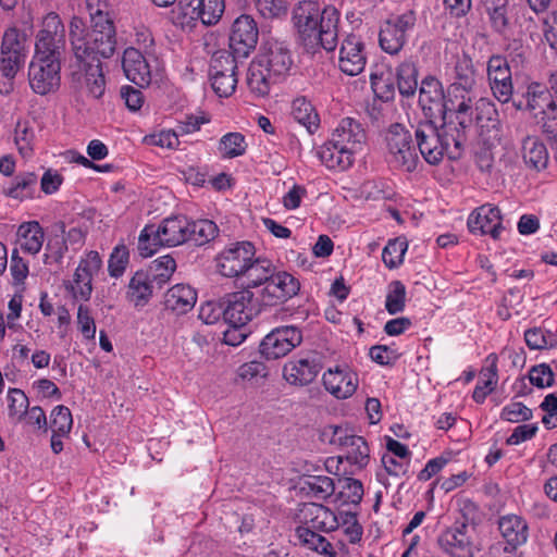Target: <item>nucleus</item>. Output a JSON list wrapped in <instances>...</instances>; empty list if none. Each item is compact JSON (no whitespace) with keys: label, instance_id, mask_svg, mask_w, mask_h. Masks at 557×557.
Instances as JSON below:
<instances>
[{"label":"nucleus","instance_id":"obj_1","mask_svg":"<svg viewBox=\"0 0 557 557\" xmlns=\"http://www.w3.org/2000/svg\"><path fill=\"white\" fill-rule=\"evenodd\" d=\"M487 101L480 98L472 107V99L462 101L449 116H443L441 126L432 119L420 122L414 131L417 147L423 159L432 165L438 164L444 157L455 160L460 157L461 146L468 133L478 137L475 162L482 172L487 170V138L485 122Z\"/></svg>","mask_w":557,"mask_h":557},{"label":"nucleus","instance_id":"obj_2","mask_svg":"<svg viewBox=\"0 0 557 557\" xmlns=\"http://www.w3.org/2000/svg\"><path fill=\"white\" fill-rule=\"evenodd\" d=\"M70 41L77 71L74 75H83L87 92L99 99L106 90V79L101 58H110L115 51V28L112 21L92 22L91 30L85 32V23L78 16L70 22Z\"/></svg>","mask_w":557,"mask_h":557},{"label":"nucleus","instance_id":"obj_3","mask_svg":"<svg viewBox=\"0 0 557 557\" xmlns=\"http://www.w3.org/2000/svg\"><path fill=\"white\" fill-rule=\"evenodd\" d=\"M293 21L305 46L314 50L318 47L333 51L337 46L339 12L333 5L312 0H304L293 10Z\"/></svg>","mask_w":557,"mask_h":557},{"label":"nucleus","instance_id":"obj_4","mask_svg":"<svg viewBox=\"0 0 557 557\" xmlns=\"http://www.w3.org/2000/svg\"><path fill=\"white\" fill-rule=\"evenodd\" d=\"M388 163L398 170L413 172L419 162L412 135L403 124H392L385 135Z\"/></svg>","mask_w":557,"mask_h":557},{"label":"nucleus","instance_id":"obj_5","mask_svg":"<svg viewBox=\"0 0 557 557\" xmlns=\"http://www.w3.org/2000/svg\"><path fill=\"white\" fill-rule=\"evenodd\" d=\"M417 24L414 10H406L385 20L379 32L380 48L391 55H397L406 45L409 34Z\"/></svg>","mask_w":557,"mask_h":557},{"label":"nucleus","instance_id":"obj_6","mask_svg":"<svg viewBox=\"0 0 557 557\" xmlns=\"http://www.w3.org/2000/svg\"><path fill=\"white\" fill-rule=\"evenodd\" d=\"M64 24L55 12H49L42 20L36 35L35 53L45 58L61 60L65 51Z\"/></svg>","mask_w":557,"mask_h":557},{"label":"nucleus","instance_id":"obj_7","mask_svg":"<svg viewBox=\"0 0 557 557\" xmlns=\"http://www.w3.org/2000/svg\"><path fill=\"white\" fill-rule=\"evenodd\" d=\"M222 306L223 318L230 326H245L261 311V304L248 288L225 295Z\"/></svg>","mask_w":557,"mask_h":557},{"label":"nucleus","instance_id":"obj_8","mask_svg":"<svg viewBox=\"0 0 557 557\" xmlns=\"http://www.w3.org/2000/svg\"><path fill=\"white\" fill-rule=\"evenodd\" d=\"M61 60L34 54L28 65L32 90L40 96L55 91L61 82Z\"/></svg>","mask_w":557,"mask_h":557},{"label":"nucleus","instance_id":"obj_9","mask_svg":"<svg viewBox=\"0 0 557 557\" xmlns=\"http://www.w3.org/2000/svg\"><path fill=\"white\" fill-rule=\"evenodd\" d=\"M255 256L256 248L252 243L237 242L231 244L216 256V270L225 277L240 278Z\"/></svg>","mask_w":557,"mask_h":557},{"label":"nucleus","instance_id":"obj_10","mask_svg":"<svg viewBox=\"0 0 557 557\" xmlns=\"http://www.w3.org/2000/svg\"><path fill=\"white\" fill-rule=\"evenodd\" d=\"M324 437H329L331 445H337L345 449L346 459L349 463L359 468L368 465L370 449L362 436L349 433L345 428L330 425L323 432Z\"/></svg>","mask_w":557,"mask_h":557},{"label":"nucleus","instance_id":"obj_11","mask_svg":"<svg viewBox=\"0 0 557 557\" xmlns=\"http://www.w3.org/2000/svg\"><path fill=\"white\" fill-rule=\"evenodd\" d=\"M302 342L301 331L294 325L278 326L264 336L260 354L268 360H275L289 354Z\"/></svg>","mask_w":557,"mask_h":557},{"label":"nucleus","instance_id":"obj_12","mask_svg":"<svg viewBox=\"0 0 557 557\" xmlns=\"http://www.w3.org/2000/svg\"><path fill=\"white\" fill-rule=\"evenodd\" d=\"M299 289L300 284L295 276L275 269L267 285L260 290V300L264 306H277L296 296Z\"/></svg>","mask_w":557,"mask_h":557},{"label":"nucleus","instance_id":"obj_13","mask_svg":"<svg viewBox=\"0 0 557 557\" xmlns=\"http://www.w3.org/2000/svg\"><path fill=\"white\" fill-rule=\"evenodd\" d=\"M259 29L255 18L248 14L239 15L232 24L230 49L238 58H247L255 50Z\"/></svg>","mask_w":557,"mask_h":557},{"label":"nucleus","instance_id":"obj_14","mask_svg":"<svg viewBox=\"0 0 557 557\" xmlns=\"http://www.w3.org/2000/svg\"><path fill=\"white\" fill-rule=\"evenodd\" d=\"M438 547L449 557H474L479 552L468 534L467 524L454 525L443 531L437 537Z\"/></svg>","mask_w":557,"mask_h":557},{"label":"nucleus","instance_id":"obj_15","mask_svg":"<svg viewBox=\"0 0 557 557\" xmlns=\"http://www.w3.org/2000/svg\"><path fill=\"white\" fill-rule=\"evenodd\" d=\"M277 79L288 74L293 58L288 46L278 40H268L256 59Z\"/></svg>","mask_w":557,"mask_h":557},{"label":"nucleus","instance_id":"obj_16","mask_svg":"<svg viewBox=\"0 0 557 557\" xmlns=\"http://www.w3.org/2000/svg\"><path fill=\"white\" fill-rule=\"evenodd\" d=\"M366 63L363 41L354 34L348 35L339 49V70L348 76H357L364 70Z\"/></svg>","mask_w":557,"mask_h":557},{"label":"nucleus","instance_id":"obj_17","mask_svg":"<svg viewBox=\"0 0 557 557\" xmlns=\"http://www.w3.org/2000/svg\"><path fill=\"white\" fill-rule=\"evenodd\" d=\"M325 389L338 399H346L358 387V375L347 367L329 369L322 376Z\"/></svg>","mask_w":557,"mask_h":557},{"label":"nucleus","instance_id":"obj_18","mask_svg":"<svg viewBox=\"0 0 557 557\" xmlns=\"http://www.w3.org/2000/svg\"><path fill=\"white\" fill-rule=\"evenodd\" d=\"M301 527L330 533L339 527L338 517L326 506L315 503L305 504L300 510Z\"/></svg>","mask_w":557,"mask_h":557},{"label":"nucleus","instance_id":"obj_19","mask_svg":"<svg viewBox=\"0 0 557 557\" xmlns=\"http://www.w3.org/2000/svg\"><path fill=\"white\" fill-rule=\"evenodd\" d=\"M321 364L313 356L293 359L285 363L283 376L287 383L295 386L310 384L319 374Z\"/></svg>","mask_w":557,"mask_h":557},{"label":"nucleus","instance_id":"obj_20","mask_svg":"<svg viewBox=\"0 0 557 557\" xmlns=\"http://www.w3.org/2000/svg\"><path fill=\"white\" fill-rule=\"evenodd\" d=\"M419 104L429 119H433L435 114L446 115L444 95L438 79L433 76L422 79L419 89Z\"/></svg>","mask_w":557,"mask_h":557},{"label":"nucleus","instance_id":"obj_21","mask_svg":"<svg viewBox=\"0 0 557 557\" xmlns=\"http://www.w3.org/2000/svg\"><path fill=\"white\" fill-rule=\"evenodd\" d=\"M332 138L343 145L347 150L357 154L366 144V131L362 124L352 117L343 119L333 131Z\"/></svg>","mask_w":557,"mask_h":557},{"label":"nucleus","instance_id":"obj_22","mask_svg":"<svg viewBox=\"0 0 557 557\" xmlns=\"http://www.w3.org/2000/svg\"><path fill=\"white\" fill-rule=\"evenodd\" d=\"M122 67L128 81L139 87L148 86L151 82L150 66L144 54L135 48L125 49Z\"/></svg>","mask_w":557,"mask_h":557},{"label":"nucleus","instance_id":"obj_23","mask_svg":"<svg viewBox=\"0 0 557 557\" xmlns=\"http://www.w3.org/2000/svg\"><path fill=\"white\" fill-rule=\"evenodd\" d=\"M317 154L322 164L334 171L348 170L354 164L356 157L332 137L319 147Z\"/></svg>","mask_w":557,"mask_h":557},{"label":"nucleus","instance_id":"obj_24","mask_svg":"<svg viewBox=\"0 0 557 557\" xmlns=\"http://www.w3.org/2000/svg\"><path fill=\"white\" fill-rule=\"evenodd\" d=\"M497 524L498 531L507 544L504 548L505 552L508 550V547L515 550L527 542L529 527L522 517L513 513L505 515L498 519Z\"/></svg>","mask_w":557,"mask_h":557},{"label":"nucleus","instance_id":"obj_25","mask_svg":"<svg viewBox=\"0 0 557 557\" xmlns=\"http://www.w3.org/2000/svg\"><path fill=\"white\" fill-rule=\"evenodd\" d=\"M189 220L184 215L169 216L157 226L164 247H176L188 242Z\"/></svg>","mask_w":557,"mask_h":557},{"label":"nucleus","instance_id":"obj_26","mask_svg":"<svg viewBox=\"0 0 557 557\" xmlns=\"http://www.w3.org/2000/svg\"><path fill=\"white\" fill-rule=\"evenodd\" d=\"M196 301L197 293L187 284L172 286L164 296L165 308L178 314H184L191 310Z\"/></svg>","mask_w":557,"mask_h":557},{"label":"nucleus","instance_id":"obj_27","mask_svg":"<svg viewBox=\"0 0 557 557\" xmlns=\"http://www.w3.org/2000/svg\"><path fill=\"white\" fill-rule=\"evenodd\" d=\"M156 289H160L159 285L152 282L146 271L139 270L129 281L127 296L136 307H143L148 304Z\"/></svg>","mask_w":557,"mask_h":557},{"label":"nucleus","instance_id":"obj_28","mask_svg":"<svg viewBox=\"0 0 557 557\" xmlns=\"http://www.w3.org/2000/svg\"><path fill=\"white\" fill-rule=\"evenodd\" d=\"M22 251L36 256L42 248L45 232L38 221L23 222L16 232Z\"/></svg>","mask_w":557,"mask_h":557},{"label":"nucleus","instance_id":"obj_29","mask_svg":"<svg viewBox=\"0 0 557 557\" xmlns=\"http://www.w3.org/2000/svg\"><path fill=\"white\" fill-rule=\"evenodd\" d=\"M274 270L275 265L270 260L253 257L240 278L244 280L245 288L250 290L259 286L264 287Z\"/></svg>","mask_w":557,"mask_h":557},{"label":"nucleus","instance_id":"obj_30","mask_svg":"<svg viewBox=\"0 0 557 557\" xmlns=\"http://www.w3.org/2000/svg\"><path fill=\"white\" fill-rule=\"evenodd\" d=\"M246 81L249 90L253 95L257 97H265L270 92L271 85L274 84L277 78L272 76L259 61L253 60L248 67Z\"/></svg>","mask_w":557,"mask_h":557},{"label":"nucleus","instance_id":"obj_31","mask_svg":"<svg viewBox=\"0 0 557 557\" xmlns=\"http://www.w3.org/2000/svg\"><path fill=\"white\" fill-rule=\"evenodd\" d=\"M37 183L38 177L35 173H18L10 185L3 189V193L5 196L20 201L33 199L37 190Z\"/></svg>","mask_w":557,"mask_h":557},{"label":"nucleus","instance_id":"obj_32","mask_svg":"<svg viewBox=\"0 0 557 557\" xmlns=\"http://www.w3.org/2000/svg\"><path fill=\"white\" fill-rule=\"evenodd\" d=\"M522 158L528 168L541 171L547 166L548 151L536 137H527L522 144Z\"/></svg>","mask_w":557,"mask_h":557},{"label":"nucleus","instance_id":"obj_33","mask_svg":"<svg viewBox=\"0 0 557 557\" xmlns=\"http://www.w3.org/2000/svg\"><path fill=\"white\" fill-rule=\"evenodd\" d=\"M65 225L60 223L54 227L52 234L47 238L42 261L47 265L61 263L67 251L66 239L64 238Z\"/></svg>","mask_w":557,"mask_h":557},{"label":"nucleus","instance_id":"obj_34","mask_svg":"<svg viewBox=\"0 0 557 557\" xmlns=\"http://www.w3.org/2000/svg\"><path fill=\"white\" fill-rule=\"evenodd\" d=\"M318 532L308 527L299 525L296 528V536L304 547L326 557H335L336 553L332 544Z\"/></svg>","mask_w":557,"mask_h":557},{"label":"nucleus","instance_id":"obj_35","mask_svg":"<svg viewBox=\"0 0 557 557\" xmlns=\"http://www.w3.org/2000/svg\"><path fill=\"white\" fill-rule=\"evenodd\" d=\"M294 120L306 127L309 134H314L319 127V115L309 100L305 97L296 98L292 103Z\"/></svg>","mask_w":557,"mask_h":557},{"label":"nucleus","instance_id":"obj_36","mask_svg":"<svg viewBox=\"0 0 557 557\" xmlns=\"http://www.w3.org/2000/svg\"><path fill=\"white\" fill-rule=\"evenodd\" d=\"M397 89L404 97H411L418 88V70L416 63L409 59L396 67Z\"/></svg>","mask_w":557,"mask_h":557},{"label":"nucleus","instance_id":"obj_37","mask_svg":"<svg viewBox=\"0 0 557 557\" xmlns=\"http://www.w3.org/2000/svg\"><path fill=\"white\" fill-rule=\"evenodd\" d=\"M26 57L2 54L0 62V94L13 90L14 78L25 63Z\"/></svg>","mask_w":557,"mask_h":557},{"label":"nucleus","instance_id":"obj_38","mask_svg":"<svg viewBox=\"0 0 557 557\" xmlns=\"http://www.w3.org/2000/svg\"><path fill=\"white\" fill-rule=\"evenodd\" d=\"M188 242L196 246H203L213 240L219 234V227L211 220L189 221Z\"/></svg>","mask_w":557,"mask_h":557},{"label":"nucleus","instance_id":"obj_39","mask_svg":"<svg viewBox=\"0 0 557 557\" xmlns=\"http://www.w3.org/2000/svg\"><path fill=\"white\" fill-rule=\"evenodd\" d=\"M302 490L318 499H326L335 491L334 480L327 475H308L304 480Z\"/></svg>","mask_w":557,"mask_h":557},{"label":"nucleus","instance_id":"obj_40","mask_svg":"<svg viewBox=\"0 0 557 557\" xmlns=\"http://www.w3.org/2000/svg\"><path fill=\"white\" fill-rule=\"evenodd\" d=\"M247 146L242 133L231 132L221 137L218 150L223 159H233L245 154Z\"/></svg>","mask_w":557,"mask_h":557},{"label":"nucleus","instance_id":"obj_41","mask_svg":"<svg viewBox=\"0 0 557 557\" xmlns=\"http://www.w3.org/2000/svg\"><path fill=\"white\" fill-rule=\"evenodd\" d=\"M175 269L176 262L174 258L165 255L156 259L146 272L151 276L152 282L159 285V288H162L171 278Z\"/></svg>","mask_w":557,"mask_h":557},{"label":"nucleus","instance_id":"obj_42","mask_svg":"<svg viewBox=\"0 0 557 557\" xmlns=\"http://www.w3.org/2000/svg\"><path fill=\"white\" fill-rule=\"evenodd\" d=\"M524 341L530 349L557 348V334L542 327H532L524 332Z\"/></svg>","mask_w":557,"mask_h":557},{"label":"nucleus","instance_id":"obj_43","mask_svg":"<svg viewBox=\"0 0 557 557\" xmlns=\"http://www.w3.org/2000/svg\"><path fill=\"white\" fill-rule=\"evenodd\" d=\"M26 37L15 26L5 29L1 40V54L26 57Z\"/></svg>","mask_w":557,"mask_h":557},{"label":"nucleus","instance_id":"obj_44","mask_svg":"<svg viewBox=\"0 0 557 557\" xmlns=\"http://www.w3.org/2000/svg\"><path fill=\"white\" fill-rule=\"evenodd\" d=\"M453 72L455 73V82L450 87L454 91L458 90L459 88L468 91L472 88L474 84V71L471 59L466 55L458 58Z\"/></svg>","mask_w":557,"mask_h":557},{"label":"nucleus","instance_id":"obj_45","mask_svg":"<svg viewBox=\"0 0 557 557\" xmlns=\"http://www.w3.org/2000/svg\"><path fill=\"white\" fill-rule=\"evenodd\" d=\"M160 247H164L156 225H146L138 237L137 249L143 258L154 255Z\"/></svg>","mask_w":557,"mask_h":557},{"label":"nucleus","instance_id":"obj_46","mask_svg":"<svg viewBox=\"0 0 557 557\" xmlns=\"http://www.w3.org/2000/svg\"><path fill=\"white\" fill-rule=\"evenodd\" d=\"M370 83L372 90L377 98L383 101H389L394 99L396 86L391 71L372 73L370 76Z\"/></svg>","mask_w":557,"mask_h":557},{"label":"nucleus","instance_id":"obj_47","mask_svg":"<svg viewBox=\"0 0 557 557\" xmlns=\"http://www.w3.org/2000/svg\"><path fill=\"white\" fill-rule=\"evenodd\" d=\"M172 18L182 27L194 25L199 21L198 0H178L176 8L172 11Z\"/></svg>","mask_w":557,"mask_h":557},{"label":"nucleus","instance_id":"obj_48","mask_svg":"<svg viewBox=\"0 0 557 557\" xmlns=\"http://www.w3.org/2000/svg\"><path fill=\"white\" fill-rule=\"evenodd\" d=\"M408 243L405 238L389 239L382 251V260L388 269H396L404 262Z\"/></svg>","mask_w":557,"mask_h":557},{"label":"nucleus","instance_id":"obj_49","mask_svg":"<svg viewBox=\"0 0 557 557\" xmlns=\"http://www.w3.org/2000/svg\"><path fill=\"white\" fill-rule=\"evenodd\" d=\"M237 59H239L233 51L218 50L215 51L210 61L209 75L236 73Z\"/></svg>","mask_w":557,"mask_h":557},{"label":"nucleus","instance_id":"obj_50","mask_svg":"<svg viewBox=\"0 0 557 557\" xmlns=\"http://www.w3.org/2000/svg\"><path fill=\"white\" fill-rule=\"evenodd\" d=\"M406 306V286L403 282L395 280L387 286L385 309L389 314L403 312Z\"/></svg>","mask_w":557,"mask_h":557},{"label":"nucleus","instance_id":"obj_51","mask_svg":"<svg viewBox=\"0 0 557 557\" xmlns=\"http://www.w3.org/2000/svg\"><path fill=\"white\" fill-rule=\"evenodd\" d=\"M490 26L503 38H508L511 35L508 5H493V9H490Z\"/></svg>","mask_w":557,"mask_h":557},{"label":"nucleus","instance_id":"obj_52","mask_svg":"<svg viewBox=\"0 0 557 557\" xmlns=\"http://www.w3.org/2000/svg\"><path fill=\"white\" fill-rule=\"evenodd\" d=\"M199 21L203 25H215L222 17L225 3L224 0H198Z\"/></svg>","mask_w":557,"mask_h":557},{"label":"nucleus","instance_id":"obj_53","mask_svg":"<svg viewBox=\"0 0 557 557\" xmlns=\"http://www.w3.org/2000/svg\"><path fill=\"white\" fill-rule=\"evenodd\" d=\"M129 262V251L124 244L116 245L108 260V271L111 277H121Z\"/></svg>","mask_w":557,"mask_h":557},{"label":"nucleus","instance_id":"obj_54","mask_svg":"<svg viewBox=\"0 0 557 557\" xmlns=\"http://www.w3.org/2000/svg\"><path fill=\"white\" fill-rule=\"evenodd\" d=\"M50 428L52 432L59 433L60 435H67L71 432L73 425V419L71 410L59 405L53 408L50 414Z\"/></svg>","mask_w":557,"mask_h":557},{"label":"nucleus","instance_id":"obj_55","mask_svg":"<svg viewBox=\"0 0 557 557\" xmlns=\"http://www.w3.org/2000/svg\"><path fill=\"white\" fill-rule=\"evenodd\" d=\"M256 10L264 18H278L287 14L286 0H253Z\"/></svg>","mask_w":557,"mask_h":557},{"label":"nucleus","instance_id":"obj_56","mask_svg":"<svg viewBox=\"0 0 557 557\" xmlns=\"http://www.w3.org/2000/svg\"><path fill=\"white\" fill-rule=\"evenodd\" d=\"M552 95L547 87L540 83H532L527 91V107L530 110L543 109L547 102L552 101Z\"/></svg>","mask_w":557,"mask_h":557},{"label":"nucleus","instance_id":"obj_57","mask_svg":"<svg viewBox=\"0 0 557 557\" xmlns=\"http://www.w3.org/2000/svg\"><path fill=\"white\" fill-rule=\"evenodd\" d=\"M212 89L219 97H230L237 85L236 73H222L216 75H209Z\"/></svg>","mask_w":557,"mask_h":557},{"label":"nucleus","instance_id":"obj_58","mask_svg":"<svg viewBox=\"0 0 557 557\" xmlns=\"http://www.w3.org/2000/svg\"><path fill=\"white\" fill-rule=\"evenodd\" d=\"M338 519L339 525L343 528L349 543H358L361 540L363 530L361 524L358 522L357 515L352 512H343Z\"/></svg>","mask_w":557,"mask_h":557},{"label":"nucleus","instance_id":"obj_59","mask_svg":"<svg viewBox=\"0 0 557 557\" xmlns=\"http://www.w3.org/2000/svg\"><path fill=\"white\" fill-rule=\"evenodd\" d=\"M363 496V486L359 480L346 478L339 492V498L344 504L358 505Z\"/></svg>","mask_w":557,"mask_h":557},{"label":"nucleus","instance_id":"obj_60","mask_svg":"<svg viewBox=\"0 0 557 557\" xmlns=\"http://www.w3.org/2000/svg\"><path fill=\"white\" fill-rule=\"evenodd\" d=\"M511 354L502 351L499 356L490 355V394L493 393L499 380V373L503 375L506 366L510 362Z\"/></svg>","mask_w":557,"mask_h":557},{"label":"nucleus","instance_id":"obj_61","mask_svg":"<svg viewBox=\"0 0 557 557\" xmlns=\"http://www.w3.org/2000/svg\"><path fill=\"white\" fill-rule=\"evenodd\" d=\"M468 230L474 236H484L487 226V207L486 205L480 206L474 209L468 218Z\"/></svg>","mask_w":557,"mask_h":557},{"label":"nucleus","instance_id":"obj_62","mask_svg":"<svg viewBox=\"0 0 557 557\" xmlns=\"http://www.w3.org/2000/svg\"><path fill=\"white\" fill-rule=\"evenodd\" d=\"M500 417L506 421L518 423L531 420L533 413L522 403H511L503 408Z\"/></svg>","mask_w":557,"mask_h":557},{"label":"nucleus","instance_id":"obj_63","mask_svg":"<svg viewBox=\"0 0 557 557\" xmlns=\"http://www.w3.org/2000/svg\"><path fill=\"white\" fill-rule=\"evenodd\" d=\"M529 379L537 387H549L554 383V373L548 364L541 363L531 368Z\"/></svg>","mask_w":557,"mask_h":557},{"label":"nucleus","instance_id":"obj_64","mask_svg":"<svg viewBox=\"0 0 557 557\" xmlns=\"http://www.w3.org/2000/svg\"><path fill=\"white\" fill-rule=\"evenodd\" d=\"M541 409L546 412L542 422L547 429L557 426V396L548 394L541 404Z\"/></svg>","mask_w":557,"mask_h":557}]
</instances>
